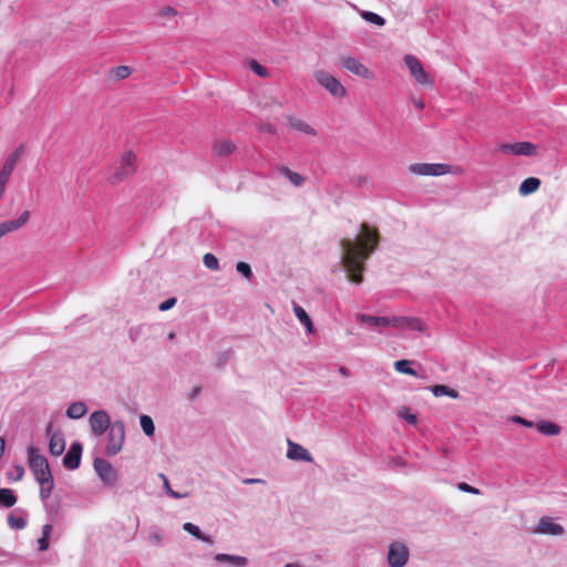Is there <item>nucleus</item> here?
Segmentation results:
<instances>
[{"label": "nucleus", "instance_id": "1", "mask_svg": "<svg viewBox=\"0 0 567 567\" xmlns=\"http://www.w3.org/2000/svg\"><path fill=\"white\" fill-rule=\"evenodd\" d=\"M380 243V234L375 227L367 223L360 225V231L355 238H342L341 262L350 281L361 284L363 281L364 262L377 250Z\"/></svg>", "mask_w": 567, "mask_h": 567}, {"label": "nucleus", "instance_id": "2", "mask_svg": "<svg viewBox=\"0 0 567 567\" xmlns=\"http://www.w3.org/2000/svg\"><path fill=\"white\" fill-rule=\"evenodd\" d=\"M135 172L136 155L132 151H125L110 169L109 183L111 185H118L133 176Z\"/></svg>", "mask_w": 567, "mask_h": 567}, {"label": "nucleus", "instance_id": "3", "mask_svg": "<svg viewBox=\"0 0 567 567\" xmlns=\"http://www.w3.org/2000/svg\"><path fill=\"white\" fill-rule=\"evenodd\" d=\"M125 441V426L122 421H115L112 423L107 432V444L105 453L109 456H114L122 451Z\"/></svg>", "mask_w": 567, "mask_h": 567}, {"label": "nucleus", "instance_id": "4", "mask_svg": "<svg viewBox=\"0 0 567 567\" xmlns=\"http://www.w3.org/2000/svg\"><path fill=\"white\" fill-rule=\"evenodd\" d=\"M28 463L37 481L52 475L48 460L34 446L28 447Z\"/></svg>", "mask_w": 567, "mask_h": 567}, {"label": "nucleus", "instance_id": "5", "mask_svg": "<svg viewBox=\"0 0 567 567\" xmlns=\"http://www.w3.org/2000/svg\"><path fill=\"white\" fill-rule=\"evenodd\" d=\"M315 78L318 81V83L333 96H346L347 90L336 76L331 75L326 71L320 70L315 73Z\"/></svg>", "mask_w": 567, "mask_h": 567}, {"label": "nucleus", "instance_id": "6", "mask_svg": "<svg viewBox=\"0 0 567 567\" xmlns=\"http://www.w3.org/2000/svg\"><path fill=\"white\" fill-rule=\"evenodd\" d=\"M339 62L341 66L344 68L347 71L362 79L371 80L374 76L373 72H371L363 63H361L358 59L353 56H340Z\"/></svg>", "mask_w": 567, "mask_h": 567}, {"label": "nucleus", "instance_id": "7", "mask_svg": "<svg viewBox=\"0 0 567 567\" xmlns=\"http://www.w3.org/2000/svg\"><path fill=\"white\" fill-rule=\"evenodd\" d=\"M93 465L95 472L104 484L112 486L116 483L117 472L109 461L97 457L94 460Z\"/></svg>", "mask_w": 567, "mask_h": 567}, {"label": "nucleus", "instance_id": "8", "mask_svg": "<svg viewBox=\"0 0 567 567\" xmlns=\"http://www.w3.org/2000/svg\"><path fill=\"white\" fill-rule=\"evenodd\" d=\"M404 62L410 70V73L419 84L432 85V81L425 72L421 61L416 56L405 55Z\"/></svg>", "mask_w": 567, "mask_h": 567}, {"label": "nucleus", "instance_id": "9", "mask_svg": "<svg viewBox=\"0 0 567 567\" xmlns=\"http://www.w3.org/2000/svg\"><path fill=\"white\" fill-rule=\"evenodd\" d=\"M410 171L416 175L440 176L451 172V167L446 164H413Z\"/></svg>", "mask_w": 567, "mask_h": 567}, {"label": "nucleus", "instance_id": "10", "mask_svg": "<svg viewBox=\"0 0 567 567\" xmlns=\"http://www.w3.org/2000/svg\"><path fill=\"white\" fill-rule=\"evenodd\" d=\"M111 425V419L109 414L103 410L95 411L90 416V426L96 436L104 434L107 430H110Z\"/></svg>", "mask_w": 567, "mask_h": 567}, {"label": "nucleus", "instance_id": "11", "mask_svg": "<svg viewBox=\"0 0 567 567\" xmlns=\"http://www.w3.org/2000/svg\"><path fill=\"white\" fill-rule=\"evenodd\" d=\"M498 151L505 154L530 156L535 154L536 147L530 142H518L514 144H502Z\"/></svg>", "mask_w": 567, "mask_h": 567}, {"label": "nucleus", "instance_id": "12", "mask_svg": "<svg viewBox=\"0 0 567 567\" xmlns=\"http://www.w3.org/2000/svg\"><path fill=\"white\" fill-rule=\"evenodd\" d=\"M408 549L404 545L395 543L390 546L388 560L391 567H403L408 560Z\"/></svg>", "mask_w": 567, "mask_h": 567}, {"label": "nucleus", "instance_id": "13", "mask_svg": "<svg viewBox=\"0 0 567 567\" xmlns=\"http://www.w3.org/2000/svg\"><path fill=\"white\" fill-rule=\"evenodd\" d=\"M287 124L291 130H295L306 136H316L317 131L313 126H311L308 122L305 120L296 116V115H287L286 116Z\"/></svg>", "mask_w": 567, "mask_h": 567}, {"label": "nucleus", "instance_id": "14", "mask_svg": "<svg viewBox=\"0 0 567 567\" xmlns=\"http://www.w3.org/2000/svg\"><path fill=\"white\" fill-rule=\"evenodd\" d=\"M81 455H82L81 443H79V442L73 443L63 458V465L68 470H76L81 463Z\"/></svg>", "mask_w": 567, "mask_h": 567}, {"label": "nucleus", "instance_id": "15", "mask_svg": "<svg viewBox=\"0 0 567 567\" xmlns=\"http://www.w3.org/2000/svg\"><path fill=\"white\" fill-rule=\"evenodd\" d=\"M287 457L293 461L312 462L313 458L302 445L288 440Z\"/></svg>", "mask_w": 567, "mask_h": 567}, {"label": "nucleus", "instance_id": "16", "mask_svg": "<svg viewBox=\"0 0 567 567\" xmlns=\"http://www.w3.org/2000/svg\"><path fill=\"white\" fill-rule=\"evenodd\" d=\"M535 533L557 536L564 533V528L561 525L555 523L553 518L545 516L539 519Z\"/></svg>", "mask_w": 567, "mask_h": 567}, {"label": "nucleus", "instance_id": "17", "mask_svg": "<svg viewBox=\"0 0 567 567\" xmlns=\"http://www.w3.org/2000/svg\"><path fill=\"white\" fill-rule=\"evenodd\" d=\"M393 327L412 331H423L425 328L422 320L408 317H393Z\"/></svg>", "mask_w": 567, "mask_h": 567}, {"label": "nucleus", "instance_id": "18", "mask_svg": "<svg viewBox=\"0 0 567 567\" xmlns=\"http://www.w3.org/2000/svg\"><path fill=\"white\" fill-rule=\"evenodd\" d=\"M236 150L235 143L229 138H219L214 142L213 153L216 156L224 157L234 153Z\"/></svg>", "mask_w": 567, "mask_h": 567}, {"label": "nucleus", "instance_id": "19", "mask_svg": "<svg viewBox=\"0 0 567 567\" xmlns=\"http://www.w3.org/2000/svg\"><path fill=\"white\" fill-rule=\"evenodd\" d=\"M30 218L31 212L29 209H24L17 218L4 220L3 223L6 225L7 231L10 234L25 226L29 223Z\"/></svg>", "mask_w": 567, "mask_h": 567}, {"label": "nucleus", "instance_id": "20", "mask_svg": "<svg viewBox=\"0 0 567 567\" xmlns=\"http://www.w3.org/2000/svg\"><path fill=\"white\" fill-rule=\"evenodd\" d=\"M65 441L63 434L60 432H54L50 436L49 450L50 453L54 456H59L64 452Z\"/></svg>", "mask_w": 567, "mask_h": 567}, {"label": "nucleus", "instance_id": "21", "mask_svg": "<svg viewBox=\"0 0 567 567\" xmlns=\"http://www.w3.org/2000/svg\"><path fill=\"white\" fill-rule=\"evenodd\" d=\"M22 155V146L13 151L8 157L6 158L1 172L11 175Z\"/></svg>", "mask_w": 567, "mask_h": 567}, {"label": "nucleus", "instance_id": "22", "mask_svg": "<svg viewBox=\"0 0 567 567\" xmlns=\"http://www.w3.org/2000/svg\"><path fill=\"white\" fill-rule=\"evenodd\" d=\"M133 70L128 65H118L112 68L107 72V78L110 81L117 82L124 79H127L132 74Z\"/></svg>", "mask_w": 567, "mask_h": 567}, {"label": "nucleus", "instance_id": "23", "mask_svg": "<svg viewBox=\"0 0 567 567\" xmlns=\"http://www.w3.org/2000/svg\"><path fill=\"white\" fill-rule=\"evenodd\" d=\"M360 320L363 323H367L369 326L373 327H386L392 326L393 327V317H374L369 315H360Z\"/></svg>", "mask_w": 567, "mask_h": 567}, {"label": "nucleus", "instance_id": "24", "mask_svg": "<svg viewBox=\"0 0 567 567\" xmlns=\"http://www.w3.org/2000/svg\"><path fill=\"white\" fill-rule=\"evenodd\" d=\"M215 560L218 563H227L233 567H245L247 565L245 557L228 554H217Z\"/></svg>", "mask_w": 567, "mask_h": 567}, {"label": "nucleus", "instance_id": "25", "mask_svg": "<svg viewBox=\"0 0 567 567\" xmlns=\"http://www.w3.org/2000/svg\"><path fill=\"white\" fill-rule=\"evenodd\" d=\"M277 171L281 175H284L286 178H288L289 182L292 185L297 186V187L301 186L303 184V182H305V177L303 176H301L297 172L291 171L290 168H288L286 166H280V167L277 168Z\"/></svg>", "mask_w": 567, "mask_h": 567}, {"label": "nucleus", "instance_id": "26", "mask_svg": "<svg viewBox=\"0 0 567 567\" xmlns=\"http://www.w3.org/2000/svg\"><path fill=\"white\" fill-rule=\"evenodd\" d=\"M540 186V181L536 177H528L519 186V193L522 195H529L536 192Z\"/></svg>", "mask_w": 567, "mask_h": 567}, {"label": "nucleus", "instance_id": "27", "mask_svg": "<svg viewBox=\"0 0 567 567\" xmlns=\"http://www.w3.org/2000/svg\"><path fill=\"white\" fill-rule=\"evenodd\" d=\"M293 312L299 321L306 327L307 331L311 333L313 331V324L306 310L301 306L295 305Z\"/></svg>", "mask_w": 567, "mask_h": 567}, {"label": "nucleus", "instance_id": "28", "mask_svg": "<svg viewBox=\"0 0 567 567\" xmlns=\"http://www.w3.org/2000/svg\"><path fill=\"white\" fill-rule=\"evenodd\" d=\"M537 430L545 435L554 436L560 433V426L548 421H540L536 425Z\"/></svg>", "mask_w": 567, "mask_h": 567}, {"label": "nucleus", "instance_id": "29", "mask_svg": "<svg viewBox=\"0 0 567 567\" xmlns=\"http://www.w3.org/2000/svg\"><path fill=\"white\" fill-rule=\"evenodd\" d=\"M86 411L87 409L84 402H74L66 409V416L70 419H80Z\"/></svg>", "mask_w": 567, "mask_h": 567}, {"label": "nucleus", "instance_id": "30", "mask_svg": "<svg viewBox=\"0 0 567 567\" xmlns=\"http://www.w3.org/2000/svg\"><path fill=\"white\" fill-rule=\"evenodd\" d=\"M37 482L40 485V497L43 501L49 498L52 493L53 486H54V481H53L52 475H50L45 478H42L40 481H37Z\"/></svg>", "mask_w": 567, "mask_h": 567}, {"label": "nucleus", "instance_id": "31", "mask_svg": "<svg viewBox=\"0 0 567 567\" xmlns=\"http://www.w3.org/2000/svg\"><path fill=\"white\" fill-rule=\"evenodd\" d=\"M184 530L193 535L195 538L203 540L208 544H213V540L209 536H205L198 526L194 525L193 523H185L183 525Z\"/></svg>", "mask_w": 567, "mask_h": 567}, {"label": "nucleus", "instance_id": "32", "mask_svg": "<svg viewBox=\"0 0 567 567\" xmlns=\"http://www.w3.org/2000/svg\"><path fill=\"white\" fill-rule=\"evenodd\" d=\"M17 503V497L12 489L0 488V505L4 507H12Z\"/></svg>", "mask_w": 567, "mask_h": 567}, {"label": "nucleus", "instance_id": "33", "mask_svg": "<svg viewBox=\"0 0 567 567\" xmlns=\"http://www.w3.org/2000/svg\"><path fill=\"white\" fill-rule=\"evenodd\" d=\"M432 392L435 396L447 395L452 399L458 398V392L443 384H436L432 388Z\"/></svg>", "mask_w": 567, "mask_h": 567}, {"label": "nucleus", "instance_id": "34", "mask_svg": "<svg viewBox=\"0 0 567 567\" xmlns=\"http://www.w3.org/2000/svg\"><path fill=\"white\" fill-rule=\"evenodd\" d=\"M52 525L45 524L42 529V537L39 538V550H47L49 548V537L52 533Z\"/></svg>", "mask_w": 567, "mask_h": 567}, {"label": "nucleus", "instance_id": "35", "mask_svg": "<svg viewBox=\"0 0 567 567\" xmlns=\"http://www.w3.org/2000/svg\"><path fill=\"white\" fill-rule=\"evenodd\" d=\"M140 422H141V427L143 430V432L147 436H152L155 432V426H154V422H153L152 417L148 415H142Z\"/></svg>", "mask_w": 567, "mask_h": 567}, {"label": "nucleus", "instance_id": "36", "mask_svg": "<svg viewBox=\"0 0 567 567\" xmlns=\"http://www.w3.org/2000/svg\"><path fill=\"white\" fill-rule=\"evenodd\" d=\"M412 362L409 360H400L394 363V368L398 372L403 374L415 375V371L411 368Z\"/></svg>", "mask_w": 567, "mask_h": 567}, {"label": "nucleus", "instance_id": "37", "mask_svg": "<svg viewBox=\"0 0 567 567\" xmlns=\"http://www.w3.org/2000/svg\"><path fill=\"white\" fill-rule=\"evenodd\" d=\"M203 262L210 270L219 269V261H218L217 257L210 252H207L204 255Z\"/></svg>", "mask_w": 567, "mask_h": 567}, {"label": "nucleus", "instance_id": "38", "mask_svg": "<svg viewBox=\"0 0 567 567\" xmlns=\"http://www.w3.org/2000/svg\"><path fill=\"white\" fill-rule=\"evenodd\" d=\"M362 18L365 21L374 23V24L380 25V27L384 25V23H385V20L381 16H379V14H377L374 12H371V11L362 12Z\"/></svg>", "mask_w": 567, "mask_h": 567}, {"label": "nucleus", "instance_id": "39", "mask_svg": "<svg viewBox=\"0 0 567 567\" xmlns=\"http://www.w3.org/2000/svg\"><path fill=\"white\" fill-rule=\"evenodd\" d=\"M8 524L13 529H23L27 525V522L23 517H17L14 515H10L8 517Z\"/></svg>", "mask_w": 567, "mask_h": 567}, {"label": "nucleus", "instance_id": "40", "mask_svg": "<svg viewBox=\"0 0 567 567\" xmlns=\"http://www.w3.org/2000/svg\"><path fill=\"white\" fill-rule=\"evenodd\" d=\"M250 69L254 73H256L257 75L261 76V78H268L269 76V72L267 71V69L265 66H262L261 64H259L257 61L252 60L250 63Z\"/></svg>", "mask_w": 567, "mask_h": 567}, {"label": "nucleus", "instance_id": "41", "mask_svg": "<svg viewBox=\"0 0 567 567\" xmlns=\"http://www.w3.org/2000/svg\"><path fill=\"white\" fill-rule=\"evenodd\" d=\"M236 269L238 272H240L247 279H249L252 276L251 268L247 262H244V261L237 262Z\"/></svg>", "mask_w": 567, "mask_h": 567}, {"label": "nucleus", "instance_id": "42", "mask_svg": "<svg viewBox=\"0 0 567 567\" xmlns=\"http://www.w3.org/2000/svg\"><path fill=\"white\" fill-rule=\"evenodd\" d=\"M10 176L11 175L0 171V199L3 197Z\"/></svg>", "mask_w": 567, "mask_h": 567}, {"label": "nucleus", "instance_id": "43", "mask_svg": "<svg viewBox=\"0 0 567 567\" xmlns=\"http://www.w3.org/2000/svg\"><path fill=\"white\" fill-rule=\"evenodd\" d=\"M399 415H400L402 419L406 420L409 423H411V424H416V421H417V420H416V415H414V414L410 413L408 409H403V410H401V411L399 412Z\"/></svg>", "mask_w": 567, "mask_h": 567}, {"label": "nucleus", "instance_id": "44", "mask_svg": "<svg viewBox=\"0 0 567 567\" xmlns=\"http://www.w3.org/2000/svg\"><path fill=\"white\" fill-rule=\"evenodd\" d=\"M176 298L173 297V298H168L167 300L163 301L159 306H158V309L161 311H166V310H169L171 308H173L175 305H176Z\"/></svg>", "mask_w": 567, "mask_h": 567}, {"label": "nucleus", "instance_id": "45", "mask_svg": "<svg viewBox=\"0 0 567 567\" xmlns=\"http://www.w3.org/2000/svg\"><path fill=\"white\" fill-rule=\"evenodd\" d=\"M457 487H458V489H461V491H463L465 493H470V494L477 495V494L481 493L478 488L473 487V486H471V485H468L467 483H464V482L460 483Z\"/></svg>", "mask_w": 567, "mask_h": 567}, {"label": "nucleus", "instance_id": "46", "mask_svg": "<svg viewBox=\"0 0 567 567\" xmlns=\"http://www.w3.org/2000/svg\"><path fill=\"white\" fill-rule=\"evenodd\" d=\"M161 477H162V478H163V481H164V485H165V487H166L167 493H168L169 495H172L174 498H179V497H181V495H179L178 493L174 492V491L169 487V483H168L167 477H166L165 475H163V474L161 475Z\"/></svg>", "mask_w": 567, "mask_h": 567}, {"label": "nucleus", "instance_id": "47", "mask_svg": "<svg viewBox=\"0 0 567 567\" xmlns=\"http://www.w3.org/2000/svg\"><path fill=\"white\" fill-rule=\"evenodd\" d=\"M513 421L527 427H532L534 425L532 421L525 420L520 416H514Z\"/></svg>", "mask_w": 567, "mask_h": 567}, {"label": "nucleus", "instance_id": "48", "mask_svg": "<svg viewBox=\"0 0 567 567\" xmlns=\"http://www.w3.org/2000/svg\"><path fill=\"white\" fill-rule=\"evenodd\" d=\"M14 472H16V477L13 478L14 481H20L22 480L23 475H24V468L22 465H16L14 466Z\"/></svg>", "mask_w": 567, "mask_h": 567}, {"label": "nucleus", "instance_id": "49", "mask_svg": "<svg viewBox=\"0 0 567 567\" xmlns=\"http://www.w3.org/2000/svg\"><path fill=\"white\" fill-rule=\"evenodd\" d=\"M9 233L7 231L6 225L3 221L0 223V240L7 236Z\"/></svg>", "mask_w": 567, "mask_h": 567}, {"label": "nucleus", "instance_id": "50", "mask_svg": "<svg viewBox=\"0 0 567 567\" xmlns=\"http://www.w3.org/2000/svg\"><path fill=\"white\" fill-rule=\"evenodd\" d=\"M199 393H200V388L195 386L189 394V399L194 400Z\"/></svg>", "mask_w": 567, "mask_h": 567}, {"label": "nucleus", "instance_id": "51", "mask_svg": "<svg viewBox=\"0 0 567 567\" xmlns=\"http://www.w3.org/2000/svg\"><path fill=\"white\" fill-rule=\"evenodd\" d=\"M6 450V441L3 437H0V458L3 456Z\"/></svg>", "mask_w": 567, "mask_h": 567}, {"label": "nucleus", "instance_id": "52", "mask_svg": "<svg viewBox=\"0 0 567 567\" xmlns=\"http://www.w3.org/2000/svg\"><path fill=\"white\" fill-rule=\"evenodd\" d=\"M245 484H255V483H264L262 480L259 478H247L244 481Z\"/></svg>", "mask_w": 567, "mask_h": 567}, {"label": "nucleus", "instance_id": "53", "mask_svg": "<svg viewBox=\"0 0 567 567\" xmlns=\"http://www.w3.org/2000/svg\"><path fill=\"white\" fill-rule=\"evenodd\" d=\"M262 130H264L265 132H268V133H274V132H275V128L272 127V125H271V124H265V125H262Z\"/></svg>", "mask_w": 567, "mask_h": 567}, {"label": "nucleus", "instance_id": "54", "mask_svg": "<svg viewBox=\"0 0 567 567\" xmlns=\"http://www.w3.org/2000/svg\"><path fill=\"white\" fill-rule=\"evenodd\" d=\"M415 106L420 110H422L424 107V103L422 101H416L415 102Z\"/></svg>", "mask_w": 567, "mask_h": 567}, {"label": "nucleus", "instance_id": "55", "mask_svg": "<svg viewBox=\"0 0 567 567\" xmlns=\"http://www.w3.org/2000/svg\"><path fill=\"white\" fill-rule=\"evenodd\" d=\"M275 4L280 6L285 2V0H271Z\"/></svg>", "mask_w": 567, "mask_h": 567}, {"label": "nucleus", "instance_id": "56", "mask_svg": "<svg viewBox=\"0 0 567 567\" xmlns=\"http://www.w3.org/2000/svg\"><path fill=\"white\" fill-rule=\"evenodd\" d=\"M339 371H340V373H342L343 375H348V372H347L346 368H343V367H342V368H340V370H339Z\"/></svg>", "mask_w": 567, "mask_h": 567}, {"label": "nucleus", "instance_id": "57", "mask_svg": "<svg viewBox=\"0 0 567 567\" xmlns=\"http://www.w3.org/2000/svg\"><path fill=\"white\" fill-rule=\"evenodd\" d=\"M285 567H299V566L295 565V564H287Z\"/></svg>", "mask_w": 567, "mask_h": 567}, {"label": "nucleus", "instance_id": "58", "mask_svg": "<svg viewBox=\"0 0 567 567\" xmlns=\"http://www.w3.org/2000/svg\"><path fill=\"white\" fill-rule=\"evenodd\" d=\"M171 11H173V9L172 8H167L166 13H169Z\"/></svg>", "mask_w": 567, "mask_h": 567}, {"label": "nucleus", "instance_id": "59", "mask_svg": "<svg viewBox=\"0 0 567 567\" xmlns=\"http://www.w3.org/2000/svg\"><path fill=\"white\" fill-rule=\"evenodd\" d=\"M171 11H173V9L172 8H167L166 13H169Z\"/></svg>", "mask_w": 567, "mask_h": 567}, {"label": "nucleus", "instance_id": "60", "mask_svg": "<svg viewBox=\"0 0 567 567\" xmlns=\"http://www.w3.org/2000/svg\"><path fill=\"white\" fill-rule=\"evenodd\" d=\"M51 429H52V425H51V424H49V426H48V432H50V431H51Z\"/></svg>", "mask_w": 567, "mask_h": 567}]
</instances>
